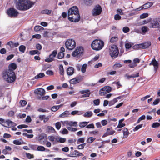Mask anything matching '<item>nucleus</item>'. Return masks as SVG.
<instances>
[{"label":"nucleus","mask_w":160,"mask_h":160,"mask_svg":"<svg viewBox=\"0 0 160 160\" xmlns=\"http://www.w3.org/2000/svg\"><path fill=\"white\" fill-rule=\"evenodd\" d=\"M68 19L74 22H78L80 19V17L78 9L76 6H73L69 9L68 12Z\"/></svg>","instance_id":"nucleus-1"},{"label":"nucleus","mask_w":160,"mask_h":160,"mask_svg":"<svg viewBox=\"0 0 160 160\" xmlns=\"http://www.w3.org/2000/svg\"><path fill=\"white\" fill-rule=\"evenodd\" d=\"M14 0L17 8L22 11H25L29 9L34 4V3L29 0Z\"/></svg>","instance_id":"nucleus-2"},{"label":"nucleus","mask_w":160,"mask_h":160,"mask_svg":"<svg viewBox=\"0 0 160 160\" xmlns=\"http://www.w3.org/2000/svg\"><path fill=\"white\" fill-rule=\"evenodd\" d=\"M2 78L7 82L10 83L13 82L16 78L14 71L10 70H7L3 72Z\"/></svg>","instance_id":"nucleus-3"},{"label":"nucleus","mask_w":160,"mask_h":160,"mask_svg":"<svg viewBox=\"0 0 160 160\" xmlns=\"http://www.w3.org/2000/svg\"><path fill=\"white\" fill-rule=\"evenodd\" d=\"M104 43L101 40L96 39L91 44V47L93 50L98 51L101 50L104 47Z\"/></svg>","instance_id":"nucleus-4"},{"label":"nucleus","mask_w":160,"mask_h":160,"mask_svg":"<svg viewBox=\"0 0 160 160\" xmlns=\"http://www.w3.org/2000/svg\"><path fill=\"white\" fill-rule=\"evenodd\" d=\"M109 55L112 59L117 57L119 54V51L116 46L113 45L110 47L109 50Z\"/></svg>","instance_id":"nucleus-5"},{"label":"nucleus","mask_w":160,"mask_h":160,"mask_svg":"<svg viewBox=\"0 0 160 160\" xmlns=\"http://www.w3.org/2000/svg\"><path fill=\"white\" fill-rule=\"evenodd\" d=\"M66 48L69 50L73 49L76 47V42L74 40L68 39L65 42Z\"/></svg>","instance_id":"nucleus-6"},{"label":"nucleus","mask_w":160,"mask_h":160,"mask_svg":"<svg viewBox=\"0 0 160 160\" xmlns=\"http://www.w3.org/2000/svg\"><path fill=\"white\" fill-rule=\"evenodd\" d=\"M7 13L9 17L12 18L16 17L18 14V12L16 10L12 8H11L8 9L7 11Z\"/></svg>","instance_id":"nucleus-7"},{"label":"nucleus","mask_w":160,"mask_h":160,"mask_svg":"<svg viewBox=\"0 0 160 160\" xmlns=\"http://www.w3.org/2000/svg\"><path fill=\"white\" fill-rule=\"evenodd\" d=\"M83 51V50L82 47H78L72 52V55L73 57H79L82 54Z\"/></svg>","instance_id":"nucleus-8"},{"label":"nucleus","mask_w":160,"mask_h":160,"mask_svg":"<svg viewBox=\"0 0 160 160\" xmlns=\"http://www.w3.org/2000/svg\"><path fill=\"white\" fill-rule=\"evenodd\" d=\"M61 122L64 126H69L70 127L72 126L76 127L78 126V122L76 121L73 122L67 120L62 121Z\"/></svg>","instance_id":"nucleus-9"},{"label":"nucleus","mask_w":160,"mask_h":160,"mask_svg":"<svg viewBox=\"0 0 160 160\" xmlns=\"http://www.w3.org/2000/svg\"><path fill=\"white\" fill-rule=\"evenodd\" d=\"M102 9L99 5H96L92 10V14L94 16L98 15L102 12Z\"/></svg>","instance_id":"nucleus-10"},{"label":"nucleus","mask_w":160,"mask_h":160,"mask_svg":"<svg viewBox=\"0 0 160 160\" xmlns=\"http://www.w3.org/2000/svg\"><path fill=\"white\" fill-rule=\"evenodd\" d=\"M153 5V3L152 2H148L142 6H141L139 8L134 9V11H138L142 9H147Z\"/></svg>","instance_id":"nucleus-11"},{"label":"nucleus","mask_w":160,"mask_h":160,"mask_svg":"<svg viewBox=\"0 0 160 160\" xmlns=\"http://www.w3.org/2000/svg\"><path fill=\"white\" fill-rule=\"evenodd\" d=\"M58 52L57 50H54L52 54L49 56V58L45 59V61L48 62H50L53 60V58L55 57L57 53Z\"/></svg>","instance_id":"nucleus-12"},{"label":"nucleus","mask_w":160,"mask_h":160,"mask_svg":"<svg viewBox=\"0 0 160 160\" xmlns=\"http://www.w3.org/2000/svg\"><path fill=\"white\" fill-rule=\"evenodd\" d=\"M3 125L5 127L10 128L16 126V124L12 121L8 120L5 122H4V124Z\"/></svg>","instance_id":"nucleus-13"},{"label":"nucleus","mask_w":160,"mask_h":160,"mask_svg":"<svg viewBox=\"0 0 160 160\" xmlns=\"http://www.w3.org/2000/svg\"><path fill=\"white\" fill-rule=\"evenodd\" d=\"M115 131L112 130L111 128H108L107 132L102 136V137H105L108 136L113 135L115 133Z\"/></svg>","instance_id":"nucleus-14"},{"label":"nucleus","mask_w":160,"mask_h":160,"mask_svg":"<svg viewBox=\"0 0 160 160\" xmlns=\"http://www.w3.org/2000/svg\"><path fill=\"white\" fill-rule=\"evenodd\" d=\"M83 155V154L77 150H75L72 153L68 154V156L70 157H76L77 156H81Z\"/></svg>","instance_id":"nucleus-15"},{"label":"nucleus","mask_w":160,"mask_h":160,"mask_svg":"<svg viewBox=\"0 0 160 160\" xmlns=\"http://www.w3.org/2000/svg\"><path fill=\"white\" fill-rule=\"evenodd\" d=\"M150 65H152L154 67V70L156 72L158 68V63L155 58L153 59L149 64Z\"/></svg>","instance_id":"nucleus-16"},{"label":"nucleus","mask_w":160,"mask_h":160,"mask_svg":"<svg viewBox=\"0 0 160 160\" xmlns=\"http://www.w3.org/2000/svg\"><path fill=\"white\" fill-rule=\"evenodd\" d=\"M35 92L37 94L41 96L44 95L45 93V90L42 88H40L37 89L35 91Z\"/></svg>","instance_id":"nucleus-17"},{"label":"nucleus","mask_w":160,"mask_h":160,"mask_svg":"<svg viewBox=\"0 0 160 160\" xmlns=\"http://www.w3.org/2000/svg\"><path fill=\"white\" fill-rule=\"evenodd\" d=\"M74 68L72 67H69L67 69V74L69 76L72 75L74 72Z\"/></svg>","instance_id":"nucleus-18"},{"label":"nucleus","mask_w":160,"mask_h":160,"mask_svg":"<svg viewBox=\"0 0 160 160\" xmlns=\"http://www.w3.org/2000/svg\"><path fill=\"white\" fill-rule=\"evenodd\" d=\"M151 26L150 27L152 28H159L158 22L157 18L154 19L153 21L151 22Z\"/></svg>","instance_id":"nucleus-19"},{"label":"nucleus","mask_w":160,"mask_h":160,"mask_svg":"<svg viewBox=\"0 0 160 160\" xmlns=\"http://www.w3.org/2000/svg\"><path fill=\"white\" fill-rule=\"evenodd\" d=\"M46 131V132L48 133H54L55 132L54 128L51 126H47Z\"/></svg>","instance_id":"nucleus-20"},{"label":"nucleus","mask_w":160,"mask_h":160,"mask_svg":"<svg viewBox=\"0 0 160 160\" xmlns=\"http://www.w3.org/2000/svg\"><path fill=\"white\" fill-rule=\"evenodd\" d=\"M58 136H50L48 137V140L52 142H53V144L57 143Z\"/></svg>","instance_id":"nucleus-21"},{"label":"nucleus","mask_w":160,"mask_h":160,"mask_svg":"<svg viewBox=\"0 0 160 160\" xmlns=\"http://www.w3.org/2000/svg\"><path fill=\"white\" fill-rule=\"evenodd\" d=\"M140 44L141 48L144 49L148 48L151 45V43L150 42H145Z\"/></svg>","instance_id":"nucleus-22"},{"label":"nucleus","mask_w":160,"mask_h":160,"mask_svg":"<svg viewBox=\"0 0 160 160\" xmlns=\"http://www.w3.org/2000/svg\"><path fill=\"white\" fill-rule=\"evenodd\" d=\"M70 114L68 111H66L59 115V117L61 118L68 117Z\"/></svg>","instance_id":"nucleus-23"},{"label":"nucleus","mask_w":160,"mask_h":160,"mask_svg":"<svg viewBox=\"0 0 160 160\" xmlns=\"http://www.w3.org/2000/svg\"><path fill=\"white\" fill-rule=\"evenodd\" d=\"M7 45H9L11 48L17 47L19 46V44L18 42L13 43L12 42H8Z\"/></svg>","instance_id":"nucleus-24"},{"label":"nucleus","mask_w":160,"mask_h":160,"mask_svg":"<svg viewBox=\"0 0 160 160\" xmlns=\"http://www.w3.org/2000/svg\"><path fill=\"white\" fill-rule=\"evenodd\" d=\"M17 68L16 64L14 63H12L10 64L8 66L9 69L8 70H10L12 71L15 70Z\"/></svg>","instance_id":"nucleus-25"},{"label":"nucleus","mask_w":160,"mask_h":160,"mask_svg":"<svg viewBox=\"0 0 160 160\" xmlns=\"http://www.w3.org/2000/svg\"><path fill=\"white\" fill-rule=\"evenodd\" d=\"M139 76V73H137L136 74H132V75H129L128 74H127L125 75V77H126L127 79H129L130 78H136L138 77Z\"/></svg>","instance_id":"nucleus-26"},{"label":"nucleus","mask_w":160,"mask_h":160,"mask_svg":"<svg viewBox=\"0 0 160 160\" xmlns=\"http://www.w3.org/2000/svg\"><path fill=\"white\" fill-rule=\"evenodd\" d=\"M123 138H126L128 136L129 132L128 131V129L126 128H124L123 130Z\"/></svg>","instance_id":"nucleus-27"},{"label":"nucleus","mask_w":160,"mask_h":160,"mask_svg":"<svg viewBox=\"0 0 160 160\" xmlns=\"http://www.w3.org/2000/svg\"><path fill=\"white\" fill-rule=\"evenodd\" d=\"M45 74L42 72H41L35 76V77L32 79L33 80L35 79H39L44 77Z\"/></svg>","instance_id":"nucleus-28"},{"label":"nucleus","mask_w":160,"mask_h":160,"mask_svg":"<svg viewBox=\"0 0 160 160\" xmlns=\"http://www.w3.org/2000/svg\"><path fill=\"white\" fill-rule=\"evenodd\" d=\"M93 113L92 111H87L85 113L83 116L85 118H90L92 115Z\"/></svg>","instance_id":"nucleus-29"},{"label":"nucleus","mask_w":160,"mask_h":160,"mask_svg":"<svg viewBox=\"0 0 160 160\" xmlns=\"http://www.w3.org/2000/svg\"><path fill=\"white\" fill-rule=\"evenodd\" d=\"M88 122H80L79 123V126L81 128H83L85 127L88 124Z\"/></svg>","instance_id":"nucleus-30"},{"label":"nucleus","mask_w":160,"mask_h":160,"mask_svg":"<svg viewBox=\"0 0 160 160\" xmlns=\"http://www.w3.org/2000/svg\"><path fill=\"white\" fill-rule=\"evenodd\" d=\"M59 73L62 75H63L64 74V71L62 65H60L59 67Z\"/></svg>","instance_id":"nucleus-31"},{"label":"nucleus","mask_w":160,"mask_h":160,"mask_svg":"<svg viewBox=\"0 0 160 160\" xmlns=\"http://www.w3.org/2000/svg\"><path fill=\"white\" fill-rule=\"evenodd\" d=\"M13 144L17 145H20L22 144L23 143V142L21 140H15L13 141Z\"/></svg>","instance_id":"nucleus-32"},{"label":"nucleus","mask_w":160,"mask_h":160,"mask_svg":"<svg viewBox=\"0 0 160 160\" xmlns=\"http://www.w3.org/2000/svg\"><path fill=\"white\" fill-rule=\"evenodd\" d=\"M83 113L81 111H79L78 110H75L71 112V114L72 115H74L76 114L78 115H81Z\"/></svg>","instance_id":"nucleus-33"},{"label":"nucleus","mask_w":160,"mask_h":160,"mask_svg":"<svg viewBox=\"0 0 160 160\" xmlns=\"http://www.w3.org/2000/svg\"><path fill=\"white\" fill-rule=\"evenodd\" d=\"M57 143L59 142L63 143L65 142L66 139L64 138H60L58 136Z\"/></svg>","instance_id":"nucleus-34"},{"label":"nucleus","mask_w":160,"mask_h":160,"mask_svg":"<svg viewBox=\"0 0 160 160\" xmlns=\"http://www.w3.org/2000/svg\"><path fill=\"white\" fill-rule=\"evenodd\" d=\"M102 89L104 90V91L108 93L110 92L111 90V88L109 86H105L102 88Z\"/></svg>","instance_id":"nucleus-35"},{"label":"nucleus","mask_w":160,"mask_h":160,"mask_svg":"<svg viewBox=\"0 0 160 160\" xmlns=\"http://www.w3.org/2000/svg\"><path fill=\"white\" fill-rule=\"evenodd\" d=\"M61 105H59L54 106L51 108V110L52 111L56 112L60 108Z\"/></svg>","instance_id":"nucleus-36"},{"label":"nucleus","mask_w":160,"mask_h":160,"mask_svg":"<svg viewBox=\"0 0 160 160\" xmlns=\"http://www.w3.org/2000/svg\"><path fill=\"white\" fill-rule=\"evenodd\" d=\"M85 140V139L84 137L79 138L78 139L77 143V144L83 143L84 142Z\"/></svg>","instance_id":"nucleus-37"},{"label":"nucleus","mask_w":160,"mask_h":160,"mask_svg":"<svg viewBox=\"0 0 160 160\" xmlns=\"http://www.w3.org/2000/svg\"><path fill=\"white\" fill-rule=\"evenodd\" d=\"M118 38L117 36H115L112 37L110 40V42L111 43H114L118 40Z\"/></svg>","instance_id":"nucleus-38"},{"label":"nucleus","mask_w":160,"mask_h":160,"mask_svg":"<svg viewBox=\"0 0 160 160\" xmlns=\"http://www.w3.org/2000/svg\"><path fill=\"white\" fill-rule=\"evenodd\" d=\"M79 81L78 79L76 78H74L70 80V83L71 84H75L78 82H79Z\"/></svg>","instance_id":"nucleus-39"},{"label":"nucleus","mask_w":160,"mask_h":160,"mask_svg":"<svg viewBox=\"0 0 160 160\" xmlns=\"http://www.w3.org/2000/svg\"><path fill=\"white\" fill-rule=\"evenodd\" d=\"M45 148L42 146H38L37 147V150L40 151H44L45 150Z\"/></svg>","instance_id":"nucleus-40"},{"label":"nucleus","mask_w":160,"mask_h":160,"mask_svg":"<svg viewBox=\"0 0 160 160\" xmlns=\"http://www.w3.org/2000/svg\"><path fill=\"white\" fill-rule=\"evenodd\" d=\"M47 137V135L44 133H42L40 134L39 137L38 139L39 140H41Z\"/></svg>","instance_id":"nucleus-41"},{"label":"nucleus","mask_w":160,"mask_h":160,"mask_svg":"<svg viewBox=\"0 0 160 160\" xmlns=\"http://www.w3.org/2000/svg\"><path fill=\"white\" fill-rule=\"evenodd\" d=\"M52 10H48V9H45L43 10L41 12L43 14H46L48 15H49L51 13Z\"/></svg>","instance_id":"nucleus-42"},{"label":"nucleus","mask_w":160,"mask_h":160,"mask_svg":"<svg viewBox=\"0 0 160 160\" xmlns=\"http://www.w3.org/2000/svg\"><path fill=\"white\" fill-rule=\"evenodd\" d=\"M43 28L40 26H37L35 27L34 30L35 31H38L42 30H43Z\"/></svg>","instance_id":"nucleus-43"},{"label":"nucleus","mask_w":160,"mask_h":160,"mask_svg":"<svg viewBox=\"0 0 160 160\" xmlns=\"http://www.w3.org/2000/svg\"><path fill=\"white\" fill-rule=\"evenodd\" d=\"M160 124L158 122H154L152 123L151 127L152 128H157L159 127Z\"/></svg>","instance_id":"nucleus-44"},{"label":"nucleus","mask_w":160,"mask_h":160,"mask_svg":"<svg viewBox=\"0 0 160 160\" xmlns=\"http://www.w3.org/2000/svg\"><path fill=\"white\" fill-rule=\"evenodd\" d=\"M19 50L22 53H24L26 49V47L24 45H21L19 47Z\"/></svg>","instance_id":"nucleus-45"},{"label":"nucleus","mask_w":160,"mask_h":160,"mask_svg":"<svg viewBox=\"0 0 160 160\" xmlns=\"http://www.w3.org/2000/svg\"><path fill=\"white\" fill-rule=\"evenodd\" d=\"M117 98H114L113 99L110 101L109 103V106H111L114 105L115 103L118 102V100H117Z\"/></svg>","instance_id":"nucleus-46"},{"label":"nucleus","mask_w":160,"mask_h":160,"mask_svg":"<svg viewBox=\"0 0 160 160\" xmlns=\"http://www.w3.org/2000/svg\"><path fill=\"white\" fill-rule=\"evenodd\" d=\"M29 53L31 55H33L35 54H40V52L37 50L31 51H30Z\"/></svg>","instance_id":"nucleus-47"},{"label":"nucleus","mask_w":160,"mask_h":160,"mask_svg":"<svg viewBox=\"0 0 160 160\" xmlns=\"http://www.w3.org/2000/svg\"><path fill=\"white\" fill-rule=\"evenodd\" d=\"M26 155L27 158L29 159L33 158H34V155L33 154H32L30 153H26Z\"/></svg>","instance_id":"nucleus-48"},{"label":"nucleus","mask_w":160,"mask_h":160,"mask_svg":"<svg viewBox=\"0 0 160 160\" xmlns=\"http://www.w3.org/2000/svg\"><path fill=\"white\" fill-rule=\"evenodd\" d=\"M95 138L93 137H89L87 140V142L88 143H92L95 140Z\"/></svg>","instance_id":"nucleus-49"},{"label":"nucleus","mask_w":160,"mask_h":160,"mask_svg":"<svg viewBox=\"0 0 160 160\" xmlns=\"http://www.w3.org/2000/svg\"><path fill=\"white\" fill-rule=\"evenodd\" d=\"M87 66V65L86 64H84L82 65L81 69V71L82 72L84 73L85 72Z\"/></svg>","instance_id":"nucleus-50"},{"label":"nucleus","mask_w":160,"mask_h":160,"mask_svg":"<svg viewBox=\"0 0 160 160\" xmlns=\"http://www.w3.org/2000/svg\"><path fill=\"white\" fill-rule=\"evenodd\" d=\"M29 146L31 149L34 150H37V147L38 146L37 145L29 144Z\"/></svg>","instance_id":"nucleus-51"},{"label":"nucleus","mask_w":160,"mask_h":160,"mask_svg":"<svg viewBox=\"0 0 160 160\" xmlns=\"http://www.w3.org/2000/svg\"><path fill=\"white\" fill-rule=\"evenodd\" d=\"M125 46L127 49H129L132 47V45L131 43L130 42H126Z\"/></svg>","instance_id":"nucleus-52"},{"label":"nucleus","mask_w":160,"mask_h":160,"mask_svg":"<svg viewBox=\"0 0 160 160\" xmlns=\"http://www.w3.org/2000/svg\"><path fill=\"white\" fill-rule=\"evenodd\" d=\"M84 3L87 5H90L92 3V0H84Z\"/></svg>","instance_id":"nucleus-53"},{"label":"nucleus","mask_w":160,"mask_h":160,"mask_svg":"<svg viewBox=\"0 0 160 160\" xmlns=\"http://www.w3.org/2000/svg\"><path fill=\"white\" fill-rule=\"evenodd\" d=\"M148 16V13H143L141 14L140 17V19H144L146 18Z\"/></svg>","instance_id":"nucleus-54"},{"label":"nucleus","mask_w":160,"mask_h":160,"mask_svg":"<svg viewBox=\"0 0 160 160\" xmlns=\"http://www.w3.org/2000/svg\"><path fill=\"white\" fill-rule=\"evenodd\" d=\"M142 127V124H141L137 126L133 129L134 132L138 130Z\"/></svg>","instance_id":"nucleus-55"},{"label":"nucleus","mask_w":160,"mask_h":160,"mask_svg":"<svg viewBox=\"0 0 160 160\" xmlns=\"http://www.w3.org/2000/svg\"><path fill=\"white\" fill-rule=\"evenodd\" d=\"M64 53L62 52H60L58 54V59H62L64 57Z\"/></svg>","instance_id":"nucleus-56"},{"label":"nucleus","mask_w":160,"mask_h":160,"mask_svg":"<svg viewBox=\"0 0 160 160\" xmlns=\"http://www.w3.org/2000/svg\"><path fill=\"white\" fill-rule=\"evenodd\" d=\"M85 145H86L85 143H83L80 144L78 146V149H82L84 148Z\"/></svg>","instance_id":"nucleus-57"},{"label":"nucleus","mask_w":160,"mask_h":160,"mask_svg":"<svg viewBox=\"0 0 160 160\" xmlns=\"http://www.w3.org/2000/svg\"><path fill=\"white\" fill-rule=\"evenodd\" d=\"M148 29L147 27L143 26L141 30L143 33H145L148 31Z\"/></svg>","instance_id":"nucleus-58"},{"label":"nucleus","mask_w":160,"mask_h":160,"mask_svg":"<svg viewBox=\"0 0 160 160\" xmlns=\"http://www.w3.org/2000/svg\"><path fill=\"white\" fill-rule=\"evenodd\" d=\"M67 128L68 130L71 131L72 132H75L77 130V128H73L71 127H67Z\"/></svg>","instance_id":"nucleus-59"},{"label":"nucleus","mask_w":160,"mask_h":160,"mask_svg":"<svg viewBox=\"0 0 160 160\" xmlns=\"http://www.w3.org/2000/svg\"><path fill=\"white\" fill-rule=\"evenodd\" d=\"M20 103L22 107H23L27 104V102L25 100H21Z\"/></svg>","instance_id":"nucleus-60"},{"label":"nucleus","mask_w":160,"mask_h":160,"mask_svg":"<svg viewBox=\"0 0 160 160\" xmlns=\"http://www.w3.org/2000/svg\"><path fill=\"white\" fill-rule=\"evenodd\" d=\"M133 48L135 50H138L141 48L140 44L135 45L133 46Z\"/></svg>","instance_id":"nucleus-61"},{"label":"nucleus","mask_w":160,"mask_h":160,"mask_svg":"<svg viewBox=\"0 0 160 160\" xmlns=\"http://www.w3.org/2000/svg\"><path fill=\"white\" fill-rule=\"evenodd\" d=\"M125 124L119 122L118 124L117 127L118 128H120L125 126Z\"/></svg>","instance_id":"nucleus-62"},{"label":"nucleus","mask_w":160,"mask_h":160,"mask_svg":"<svg viewBox=\"0 0 160 160\" xmlns=\"http://www.w3.org/2000/svg\"><path fill=\"white\" fill-rule=\"evenodd\" d=\"M107 93L106 92L104 91V90L102 89V88L100 90L99 94L101 96L104 95Z\"/></svg>","instance_id":"nucleus-63"},{"label":"nucleus","mask_w":160,"mask_h":160,"mask_svg":"<svg viewBox=\"0 0 160 160\" xmlns=\"http://www.w3.org/2000/svg\"><path fill=\"white\" fill-rule=\"evenodd\" d=\"M55 126L57 129H59L61 127V124L60 122H56L55 124Z\"/></svg>","instance_id":"nucleus-64"}]
</instances>
